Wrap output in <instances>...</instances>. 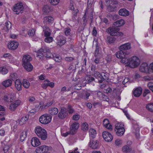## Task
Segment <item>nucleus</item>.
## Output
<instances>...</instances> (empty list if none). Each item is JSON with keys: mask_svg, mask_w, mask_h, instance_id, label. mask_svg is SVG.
I'll list each match as a JSON object with an SVG mask.
<instances>
[{"mask_svg": "<svg viewBox=\"0 0 153 153\" xmlns=\"http://www.w3.org/2000/svg\"><path fill=\"white\" fill-rule=\"evenodd\" d=\"M36 56L39 59H42L44 56L48 59L51 58L52 55L49 48L47 47H42L38 51L36 54Z\"/></svg>", "mask_w": 153, "mask_h": 153, "instance_id": "nucleus-1", "label": "nucleus"}, {"mask_svg": "<svg viewBox=\"0 0 153 153\" xmlns=\"http://www.w3.org/2000/svg\"><path fill=\"white\" fill-rule=\"evenodd\" d=\"M35 132L37 135L42 140H45L47 137L46 130L39 126L35 128Z\"/></svg>", "mask_w": 153, "mask_h": 153, "instance_id": "nucleus-2", "label": "nucleus"}, {"mask_svg": "<svg viewBox=\"0 0 153 153\" xmlns=\"http://www.w3.org/2000/svg\"><path fill=\"white\" fill-rule=\"evenodd\" d=\"M140 63V59L137 56H133L128 59L127 65L131 68H135L139 66Z\"/></svg>", "mask_w": 153, "mask_h": 153, "instance_id": "nucleus-3", "label": "nucleus"}, {"mask_svg": "<svg viewBox=\"0 0 153 153\" xmlns=\"http://www.w3.org/2000/svg\"><path fill=\"white\" fill-rule=\"evenodd\" d=\"M120 29L117 27H114L113 25L112 27L108 28L106 30V32L112 36H120L122 35L123 33L119 32Z\"/></svg>", "mask_w": 153, "mask_h": 153, "instance_id": "nucleus-4", "label": "nucleus"}, {"mask_svg": "<svg viewBox=\"0 0 153 153\" xmlns=\"http://www.w3.org/2000/svg\"><path fill=\"white\" fill-rule=\"evenodd\" d=\"M51 116L48 114L42 115L39 118V121L41 123L46 124L50 122L51 120Z\"/></svg>", "mask_w": 153, "mask_h": 153, "instance_id": "nucleus-5", "label": "nucleus"}, {"mask_svg": "<svg viewBox=\"0 0 153 153\" xmlns=\"http://www.w3.org/2000/svg\"><path fill=\"white\" fill-rule=\"evenodd\" d=\"M24 9V7L22 3H19L15 5L13 9V10L16 14H19L20 13H22Z\"/></svg>", "mask_w": 153, "mask_h": 153, "instance_id": "nucleus-6", "label": "nucleus"}, {"mask_svg": "<svg viewBox=\"0 0 153 153\" xmlns=\"http://www.w3.org/2000/svg\"><path fill=\"white\" fill-rule=\"evenodd\" d=\"M68 115L67 109L64 107L61 108V109L59 110L58 114L59 118L61 119H65Z\"/></svg>", "mask_w": 153, "mask_h": 153, "instance_id": "nucleus-7", "label": "nucleus"}, {"mask_svg": "<svg viewBox=\"0 0 153 153\" xmlns=\"http://www.w3.org/2000/svg\"><path fill=\"white\" fill-rule=\"evenodd\" d=\"M79 126V124L76 122H74L70 127V130L67 133H71L72 135L75 134Z\"/></svg>", "mask_w": 153, "mask_h": 153, "instance_id": "nucleus-8", "label": "nucleus"}, {"mask_svg": "<svg viewBox=\"0 0 153 153\" xmlns=\"http://www.w3.org/2000/svg\"><path fill=\"white\" fill-rule=\"evenodd\" d=\"M102 135L105 140L107 142L111 141L113 138L112 134L106 131L103 132Z\"/></svg>", "mask_w": 153, "mask_h": 153, "instance_id": "nucleus-9", "label": "nucleus"}, {"mask_svg": "<svg viewBox=\"0 0 153 153\" xmlns=\"http://www.w3.org/2000/svg\"><path fill=\"white\" fill-rule=\"evenodd\" d=\"M99 142L97 140L90 139L89 142V146L93 149H97L99 146Z\"/></svg>", "mask_w": 153, "mask_h": 153, "instance_id": "nucleus-10", "label": "nucleus"}, {"mask_svg": "<svg viewBox=\"0 0 153 153\" xmlns=\"http://www.w3.org/2000/svg\"><path fill=\"white\" fill-rule=\"evenodd\" d=\"M48 147L46 146H42L38 147L35 150L36 153H45L48 151Z\"/></svg>", "mask_w": 153, "mask_h": 153, "instance_id": "nucleus-11", "label": "nucleus"}, {"mask_svg": "<svg viewBox=\"0 0 153 153\" xmlns=\"http://www.w3.org/2000/svg\"><path fill=\"white\" fill-rule=\"evenodd\" d=\"M32 60L31 56L29 55H24L22 58V65L26 64H31L30 61Z\"/></svg>", "mask_w": 153, "mask_h": 153, "instance_id": "nucleus-12", "label": "nucleus"}, {"mask_svg": "<svg viewBox=\"0 0 153 153\" xmlns=\"http://www.w3.org/2000/svg\"><path fill=\"white\" fill-rule=\"evenodd\" d=\"M18 45L19 43L17 42L12 41L8 44V47L10 49L14 50L17 48Z\"/></svg>", "mask_w": 153, "mask_h": 153, "instance_id": "nucleus-13", "label": "nucleus"}, {"mask_svg": "<svg viewBox=\"0 0 153 153\" xmlns=\"http://www.w3.org/2000/svg\"><path fill=\"white\" fill-rule=\"evenodd\" d=\"M20 100H17L11 103L10 105V109L11 111H14L18 106L20 105Z\"/></svg>", "mask_w": 153, "mask_h": 153, "instance_id": "nucleus-14", "label": "nucleus"}, {"mask_svg": "<svg viewBox=\"0 0 153 153\" xmlns=\"http://www.w3.org/2000/svg\"><path fill=\"white\" fill-rule=\"evenodd\" d=\"M43 23L45 25L52 23L54 20L53 18L51 16H49L44 17L43 19Z\"/></svg>", "mask_w": 153, "mask_h": 153, "instance_id": "nucleus-15", "label": "nucleus"}, {"mask_svg": "<svg viewBox=\"0 0 153 153\" xmlns=\"http://www.w3.org/2000/svg\"><path fill=\"white\" fill-rule=\"evenodd\" d=\"M131 48V44L130 43L128 42L120 45L119 49L120 50L124 51L130 49Z\"/></svg>", "mask_w": 153, "mask_h": 153, "instance_id": "nucleus-16", "label": "nucleus"}, {"mask_svg": "<svg viewBox=\"0 0 153 153\" xmlns=\"http://www.w3.org/2000/svg\"><path fill=\"white\" fill-rule=\"evenodd\" d=\"M43 32L45 36H49L51 34V31L48 27L45 25L42 27Z\"/></svg>", "mask_w": 153, "mask_h": 153, "instance_id": "nucleus-17", "label": "nucleus"}, {"mask_svg": "<svg viewBox=\"0 0 153 153\" xmlns=\"http://www.w3.org/2000/svg\"><path fill=\"white\" fill-rule=\"evenodd\" d=\"M148 65L146 63L142 64L140 68V71L142 72H148Z\"/></svg>", "mask_w": 153, "mask_h": 153, "instance_id": "nucleus-18", "label": "nucleus"}, {"mask_svg": "<svg viewBox=\"0 0 153 153\" xmlns=\"http://www.w3.org/2000/svg\"><path fill=\"white\" fill-rule=\"evenodd\" d=\"M31 143L34 147L37 146L40 144L39 140L36 137H33L31 140Z\"/></svg>", "mask_w": 153, "mask_h": 153, "instance_id": "nucleus-19", "label": "nucleus"}, {"mask_svg": "<svg viewBox=\"0 0 153 153\" xmlns=\"http://www.w3.org/2000/svg\"><path fill=\"white\" fill-rule=\"evenodd\" d=\"M142 89L139 87L136 88L133 92L134 96L136 97H139L142 94Z\"/></svg>", "mask_w": 153, "mask_h": 153, "instance_id": "nucleus-20", "label": "nucleus"}, {"mask_svg": "<svg viewBox=\"0 0 153 153\" xmlns=\"http://www.w3.org/2000/svg\"><path fill=\"white\" fill-rule=\"evenodd\" d=\"M59 112L58 109L55 107L50 108L48 110L49 113L51 115L57 114Z\"/></svg>", "mask_w": 153, "mask_h": 153, "instance_id": "nucleus-21", "label": "nucleus"}, {"mask_svg": "<svg viewBox=\"0 0 153 153\" xmlns=\"http://www.w3.org/2000/svg\"><path fill=\"white\" fill-rule=\"evenodd\" d=\"M97 94L100 100L108 101V99L107 98V96L100 91L98 92L97 93Z\"/></svg>", "mask_w": 153, "mask_h": 153, "instance_id": "nucleus-22", "label": "nucleus"}, {"mask_svg": "<svg viewBox=\"0 0 153 153\" xmlns=\"http://www.w3.org/2000/svg\"><path fill=\"white\" fill-rule=\"evenodd\" d=\"M15 87L17 90L19 91L22 90V83L20 80L19 79H16L15 82Z\"/></svg>", "mask_w": 153, "mask_h": 153, "instance_id": "nucleus-23", "label": "nucleus"}, {"mask_svg": "<svg viewBox=\"0 0 153 153\" xmlns=\"http://www.w3.org/2000/svg\"><path fill=\"white\" fill-rule=\"evenodd\" d=\"M125 24V21L123 19H120L114 22L113 25L114 27H121Z\"/></svg>", "mask_w": 153, "mask_h": 153, "instance_id": "nucleus-24", "label": "nucleus"}, {"mask_svg": "<svg viewBox=\"0 0 153 153\" xmlns=\"http://www.w3.org/2000/svg\"><path fill=\"white\" fill-rule=\"evenodd\" d=\"M119 14L121 16H126L129 15V11L125 8L121 9L119 11Z\"/></svg>", "mask_w": 153, "mask_h": 153, "instance_id": "nucleus-25", "label": "nucleus"}, {"mask_svg": "<svg viewBox=\"0 0 153 153\" xmlns=\"http://www.w3.org/2000/svg\"><path fill=\"white\" fill-rule=\"evenodd\" d=\"M4 101L6 102H11L13 99V95L11 94H5L3 98Z\"/></svg>", "mask_w": 153, "mask_h": 153, "instance_id": "nucleus-26", "label": "nucleus"}, {"mask_svg": "<svg viewBox=\"0 0 153 153\" xmlns=\"http://www.w3.org/2000/svg\"><path fill=\"white\" fill-rule=\"evenodd\" d=\"M24 68L28 71L30 72L32 70L33 66L31 64H27L22 65Z\"/></svg>", "mask_w": 153, "mask_h": 153, "instance_id": "nucleus-27", "label": "nucleus"}, {"mask_svg": "<svg viewBox=\"0 0 153 153\" xmlns=\"http://www.w3.org/2000/svg\"><path fill=\"white\" fill-rule=\"evenodd\" d=\"M96 131L93 128H90L89 131V134L90 137L94 138L96 135Z\"/></svg>", "mask_w": 153, "mask_h": 153, "instance_id": "nucleus-28", "label": "nucleus"}, {"mask_svg": "<svg viewBox=\"0 0 153 153\" xmlns=\"http://www.w3.org/2000/svg\"><path fill=\"white\" fill-rule=\"evenodd\" d=\"M116 134L118 136H122L124 134L125 132L124 128H122L120 129H115V130Z\"/></svg>", "mask_w": 153, "mask_h": 153, "instance_id": "nucleus-29", "label": "nucleus"}, {"mask_svg": "<svg viewBox=\"0 0 153 153\" xmlns=\"http://www.w3.org/2000/svg\"><path fill=\"white\" fill-rule=\"evenodd\" d=\"M120 51H118L116 54V56L117 58H125L124 55V51L122 50H120Z\"/></svg>", "mask_w": 153, "mask_h": 153, "instance_id": "nucleus-30", "label": "nucleus"}, {"mask_svg": "<svg viewBox=\"0 0 153 153\" xmlns=\"http://www.w3.org/2000/svg\"><path fill=\"white\" fill-rule=\"evenodd\" d=\"M54 101H51L45 104L44 106H40V108L42 110L43 109H46L51 105L53 103Z\"/></svg>", "mask_w": 153, "mask_h": 153, "instance_id": "nucleus-31", "label": "nucleus"}, {"mask_svg": "<svg viewBox=\"0 0 153 153\" xmlns=\"http://www.w3.org/2000/svg\"><path fill=\"white\" fill-rule=\"evenodd\" d=\"M12 84L11 80L8 79L3 81L2 84L5 87H8L11 86Z\"/></svg>", "mask_w": 153, "mask_h": 153, "instance_id": "nucleus-32", "label": "nucleus"}, {"mask_svg": "<svg viewBox=\"0 0 153 153\" xmlns=\"http://www.w3.org/2000/svg\"><path fill=\"white\" fill-rule=\"evenodd\" d=\"M131 150L130 146L127 145L124 146L122 148L123 151L124 152L128 153L130 152Z\"/></svg>", "mask_w": 153, "mask_h": 153, "instance_id": "nucleus-33", "label": "nucleus"}, {"mask_svg": "<svg viewBox=\"0 0 153 153\" xmlns=\"http://www.w3.org/2000/svg\"><path fill=\"white\" fill-rule=\"evenodd\" d=\"M29 116L27 115L25 117H23L19 121V124L22 125L26 123L29 118Z\"/></svg>", "mask_w": 153, "mask_h": 153, "instance_id": "nucleus-34", "label": "nucleus"}, {"mask_svg": "<svg viewBox=\"0 0 153 153\" xmlns=\"http://www.w3.org/2000/svg\"><path fill=\"white\" fill-rule=\"evenodd\" d=\"M51 7L48 5H45L42 8L43 11L45 13H48L51 11Z\"/></svg>", "mask_w": 153, "mask_h": 153, "instance_id": "nucleus-35", "label": "nucleus"}, {"mask_svg": "<svg viewBox=\"0 0 153 153\" xmlns=\"http://www.w3.org/2000/svg\"><path fill=\"white\" fill-rule=\"evenodd\" d=\"M104 126L105 127H107L108 126H109V129H111L112 127V125L109 123V120L107 119H104L103 122Z\"/></svg>", "mask_w": 153, "mask_h": 153, "instance_id": "nucleus-36", "label": "nucleus"}, {"mask_svg": "<svg viewBox=\"0 0 153 153\" xmlns=\"http://www.w3.org/2000/svg\"><path fill=\"white\" fill-rule=\"evenodd\" d=\"M53 59L56 62H60L62 59V57L59 55L55 54L53 56Z\"/></svg>", "mask_w": 153, "mask_h": 153, "instance_id": "nucleus-37", "label": "nucleus"}, {"mask_svg": "<svg viewBox=\"0 0 153 153\" xmlns=\"http://www.w3.org/2000/svg\"><path fill=\"white\" fill-rule=\"evenodd\" d=\"M22 83L23 86L26 88H29L30 86V83L27 80L24 79Z\"/></svg>", "mask_w": 153, "mask_h": 153, "instance_id": "nucleus-38", "label": "nucleus"}, {"mask_svg": "<svg viewBox=\"0 0 153 153\" xmlns=\"http://www.w3.org/2000/svg\"><path fill=\"white\" fill-rule=\"evenodd\" d=\"M115 129H120L122 128H124V125L121 123H118L115 125Z\"/></svg>", "mask_w": 153, "mask_h": 153, "instance_id": "nucleus-39", "label": "nucleus"}, {"mask_svg": "<svg viewBox=\"0 0 153 153\" xmlns=\"http://www.w3.org/2000/svg\"><path fill=\"white\" fill-rule=\"evenodd\" d=\"M66 42V40L63 38L60 39L59 40H58V42H57V45L61 46L63 45Z\"/></svg>", "mask_w": 153, "mask_h": 153, "instance_id": "nucleus-40", "label": "nucleus"}, {"mask_svg": "<svg viewBox=\"0 0 153 153\" xmlns=\"http://www.w3.org/2000/svg\"><path fill=\"white\" fill-rule=\"evenodd\" d=\"M26 132L23 131L21 134L20 136V140L22 142L25 139L26 137Z\"/></svg>", "mask_w": 153, "mask_h": 153, "instance_id": "nucleus-41", "label": "nucleus"}, {"mask_svg": "<svg viewBox=\"0 0 153 153\" xmlns=\"http://www.w3.org/2000/svg\"><path fill=\"white\" fill-rule=\"evenodd\" d=\"M82 129L84 131H86L88 129V125L87 123H84L82 126Z\"/></svg>", "mask_w": 153, "mask_h": 153, "instance_id": "nucleus-42", "label": "nucleus"}, {"mask_svg": "<svg viewBox=\"0 0 153 153\" xmlns=\"http://www.w3.org/2000/svg\"><path fill=\"white\" fill-rule=\"evenodd\" d=\"M116 8V7L114 5L109 4L107 8V10L109 12H112L114 11Z\"/></svg>", "mask_w": 153, "mask_h": 153, "instance_id": "nucleus-43", "label": "nucleus"}, {"mask_svg": "<svg viewBox=\"0 0 153 153\" xmlns=\"http://www.w3.org/2000/svg\"><path fill=\"white\" fill-rule=\"evenodd\" d=\"M8 72L7 69L4 67H0V72L3 74H5Z\"/></svg>", "mask_w": 153, "mask_h": 153, "instance_id": "nucleus-44", "label": "nucleus"}, {"mask_svg": "<svg viewBox=\"0 0 153 153\" xmlns=\"http://www.w3.org/2000/svg\"><path fill=\"white\" fill-rule=\"evenodd\" d=\"M94 76L96 77H99L100 78V79H101L102 78L103 75L102 74H101L100 72L96 71H94Z\"/></svg>", "mask_w": 153, "mask_h": 153, "instance_id": "nucleus-45", "label": "nucleus"}, {"mask_svg": "<svg viewBox=\"0 0 153 153\" xmlns=\"http://www.w3.org/2000/svg\"><path fill=\"white\" fill-rule=\"evenodd\" d=\"M146 108L148 110L153 112V103H150L146 105Z\"/></svg>", "mask_w": 153, "mask_h": 153, "instance_id": "nucleus-46", "label": "nucleus"}, {"mask_svg": "<svg viewBox=\"0 0 153 153\" xmlns=\"http://www.w3.org/2000/svg\"><path fill=\"white\" fill-rule=\"evenodd\" d=\"M102 79H103L104 80L106 81L109 79V74L108 73H102Z\"/></svg>", "mask_w": 153, "mask_h": 153, "instance_id": "nucleus-47", "label": "nucleus"}, {"mask_svg": "<svg viewBox=\"0 0 153 153\" xmlns=\"http://www.w3.org/2000/svg\"><path fill=\"white\" fill-rule=\"evenodd\" d=\"M10 78L14 81L17 78V74L16 73H12L10 74Z\"/></svg>", "mask_w": 153, "mask_h": 153, "instance_id": "nucleus-48", "label": "nucleus"}, {"mask_svg": "<svg viewBox=\"0 0 153 153\" xmlns=\"http://www.w3.org/2000/svg\"><path fill=\"white\" fill-rule=\"evenodd\" d=\"M124 55L125 57V58H128V57L131 55V52L128 51H124Z\"/></svg>", "mask_w": 153, "mask_h": 153, "instance_id": "nucleus-49", "label": "nucleus"}, {"mask_svg": "<svg viewBox=\"0 0 153 153\" xmlns=\"http://www.w3.org/2000/svg\"><path fill=\"white\" fill-rule=\"evenodd\" d=\"M108 42L110 43H112L114 42L116 40V39L114 37H108L107 38Z\"/></svg>", "mask_w": 153, "mask_h": 153, "instance_id": "nucleus-50", "label": "nucleus"}, {"mask_svg": "<svg viewBox=\"0 0 153 153\" xmlns=\"http://www.w3.org/2000/svg\"><path fill=\"white\" fill-rule=\"evenodd\" d=\"M46 38L45 39V42L47 43H50L52 41L53 38L51 37L46 36Z\"/></svg>", "mask_w": 153, "mask_h": 153, "instance_id": "nucleus-51", "label": "nucleus"}, {"mask_svg": "<svg viewBox=\"0 0 153 153\" xmlns=\"http://www.w3.org/2000/svg\"><path fill=\"white\" fill-rule=\"evenodd\" d=\"M5 27L7 28V30L10 29L11 27V24L10 22L8 21L6 22L5 23Z\"/></svg>", "mask_w": 153, "mask_h": 153, "instance_id": "nucleus-52", "label": "nucleus"}, {"mask_svg": "<svg viewBox=\"0 0 153 153\" xmlns=\"http://www.w3.org/2000/svg\"><path fill=\"white\" fill-rule=\"evenodd\" d=\"M59 0H49V1L51 4L53 5H55L59 3Z\"/></svg>", "mask_w": 153, "mask_h": 153, "instance_id": "nucleus-53", "label": "nucleus"}, {"mask_svg": "<svg viewBox=\"0 0 153 153\" xmlns=\"http://www.w3.org/2000/svg\"><path fill=\"white\" fill-rule=\"evenodd\" d=\"M67 109L69 113L70 114H72L74 111V109L71 105L68 106Z\"/></svg>", "mask_w": 153, "mask_h": 153, "instance_id": "nucleus-54", "label": "nucleus"}, {"mask_svg": "<svg viewBox=\"0 0 153 153\" xmlns=\"http://www.w3.org/2000/svg\"><path fill=\"white\" fill-rule=\"evenodd\" d=\"M9 149V147L7 145H4L3 148V151L4 153H8V151Z\"/></svg>", "mask_w": 153, "mask_h": 153, "instance_id": "nucleus-55", "label": "nucleus"}, {"mask_svg": "<svg viewBox=\"0 0 153 153\" xmlns=\"http://www.w3.org/2000/svg\"><path fill=\"white\" fill-rule=\"evenodd\" d=\"M35 30L34 29H32L31 30H29L28 32V34L30 36L32 37L35 34Z\"/></svg>", "mask_w": 153, "mask_h": 153, "instance_id": "nucleus-56", "label": "nucleus"}, {"mask_svg": "<svg viewBox=\"0 0 153 153\" xmlns=\"http://www.w3.org/2000/svg\"><path fill=\"white\" fill-rule=\"evenodd\" d=\"M80 118L79 115L78 114H75L72 117V119L74 120H77Z\"/></svg>", "mask_w": 153, "mask_h": 153, "instance_id": "nucleus-57", "label": "nucleus"}, {"mask_svg": "<svg viewBox=\"0 0 153 153\" xmlns=\"http://www.w3.org/2000/svg\"><path fill=\"white\" fill-rule=\"evenodd\" d=\"M128 58H121V62L122 63H125L126 64L127 63V62H128V59H127Z\"/></svg>", "mask_w": 153, "mask_h": 153, "instance_id": "nucleus-58", "label": "nucleus"}, {"mask_svg": "<svg viewBox=\"0 0 153 153\" xmlns=\"http://www.w3.org/2000/svg\"><path fill=\"white\" fill-rule=\"evenodd\" d=\"M71 31V29L69 28H66L65 32V34L66 36H68L70 35Z\"/></svg>", "mask_w": 153, "mask_h": 153, "instance_id": "nucleus-59", "label": "nucleus"}, {"mask_svg": "<svg viewBox=\"0 0 153 153\" xmlns=\"http://www.w3.org/2000/svg\"><path fill=\"white\" fill-rule=\"evenodd\" d=\"M74 59V58L72 57H66L65 58V60L69 62H72Z\"/></svg>", "mask_w": 153, "mask_h": 153, "instance_id": "nucleus-60", "label": "nucleus"}, {"mask_svg": "<svg viewBox=\"0 0 153 153\" xmlns=\"http://www.w3.org/2000/svg\"><path fill=\"white\" fill-rule=\"evenodd\" d=\"M150 91L148 89H146L145 90L143 94V97H145L147 94L149 93Z\"/></svg>", "mask_w": 153, "mask_h": 153, "instance_id": "nucleus-61", "label": "nucleus"}, {"mask_svg": "<svg viewBox=\"0 0 153 153\" xmlns=\"http://www.w3.org/2000/svg\"><path fill=\"white\" fill-rule=\"evenodd\" d=\"M28 100L30 102H34L36 99L35 97L32 96H30L28 97Z\"/></svg>", "mask_w": 153, "mask_h": 153, "instance_id": "nucleus-62", "label": "nucleus"}, {"mask_svg": "<svg viewBox=\"0 0 153 153\" xmlns=\"http://www.w3.org/2000/svg\"><path fill=\"white\" fill-rule=\"evenodd\" d=\"M122 143L121 140L119 139L116 140L115 142V144L117 146H118L120 144H121Z\"/></svg>", "mask_w": 153, "mask_h": 153, "instance_id": "nucleus-63", "label": "nucleus"}, {"mask_svg": "<svg viewBox=\"0 0 153 153\" xmlns=\"http://www.w3.org/2000/svg\"><path fill=\"white\" fill-rule=\"evenodd\" d=\"M45 67L48 69H50L52 68L53 67L52 65L48 64L46 65Z\"/></svg>", "mask_w": 153, "mask_h": 153, "instance_id": "nucleus-64", "label": "nucleus"}]
</instances>
